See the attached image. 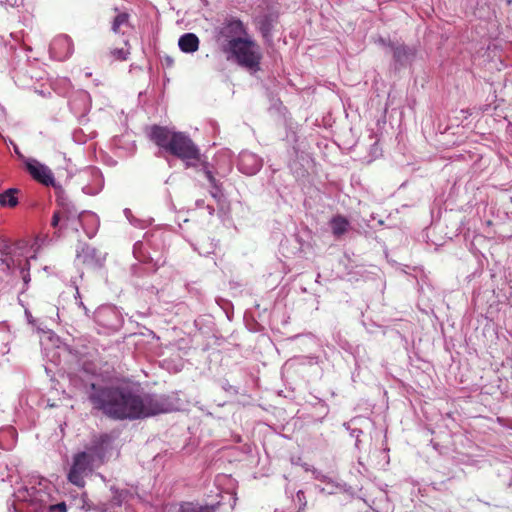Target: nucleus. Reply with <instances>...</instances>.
I'll list each match as a JSON object with an SVG mask.
<instances>
[{"label": "nucleus", "instance_id": "obj_17", "mask_svg": "<svg viewBox=\"0 0 512 512\" xmlns=\"http://www.w3.org/2000/svg\"><path fill=\"white\" fill-rule=\"evenodd\" d=\"M180 512H212L208 505H200L194 502H182Z\"/></svg>", "mask_w": 512, "mask_h": 512}, {"label": "nucleus", "instance_id": "obj_6", "mask_svg": "<svg viewBox=\"0 0 512 512\" xmlns=\"http://www.w3.org/2000/svg\"><path fill=\"white\" fill-rule=\"evenodd\" d=\"M242 35H246V27L242 21L236 18L227 19L218 31V37H222L226 40L243 38Z\"/></svg>", "mask_w": 512, "mask_h": 512}, {"label": "nucleus", "instance_id": "obj_22", "mask_svg": "<svg viewBox=\"0 0 512 512\" xmlns=\"http://www.w3.org/2000/svg\"><path fill=\"white\" fill-rule=\"evenodd\" d=\"M50 510L54 512H67V506L65 502L56 503L50 506Z\"/></svg>", "mask_w": 512, "mask_h": 512}, {"label": "nucleus", "instance_id": "obj_13", "mask_svg": "<svg viewBox=\"0 0 512 512\" xmlns=\"http://www.w3.org/2000/svg\"><path fill=\"white\" fill-rule=\"evenodd\" d=\"M129 28V15L126 12H121L114 17L111 24L113 33L124 35L126 29Z\"/></svg>", "mask_w": 512, "mask_h": 512}, {"label": "nucleus", "instance_id": "obj_18", "mask_svg": "<svg viewBox=\"0 0 512 512\" xmlns=\"http://www.w3.org/2000/svg\"><path fill=\"white\" fill-rule=\"evenodd\" d=\"M123 47L121 48H113L111 49L110 51V54L111 56L113 57L114 60H117V61H124L127 59V56L129 54V50L127 48L128 46V41L126 39L123 40Z\"/></svg>", "mask_w": 512, "mask_h": 512}, {"label": "nucleus", "instance_id": "obj_9", "mask_svg": "<svg viewBox=\"0 0 512 512\" xmlns=\"http://www.w3.org/2000/svg\"><path fill=\"white\" fill-rule=\"evenodd\" d=\"M329 226L331 228L332 235L335 238H340L348 231L350 223L342 214H336L330 219Z\"/></svg>", "mask_w": 512, "mask_h": 512}, {"label": "nucleus", "instance_id": "obj_23", "mask_svg": "<svg viewBox=\"0 0 512 512\" xmlns=\"http://www.w3.org/2000/svg\"><path fill=\"white\" fill-rule=\"evenodd\" d=\"M9 248V244L7 243V241H3V245L1 246L0 249H3V250H7Z\"/></svg>", "mask_w": 512, "mask_h": 512}, {"label": "nucleus", "instance_id": "obj_21", "mask_svg": "<svg viewBox=\"0 0 512 512\" xmlns=\"http://www.w3.org/2000/svg\"><path fill=\"white\" fill-rule=\"evenodd\" d=\"M25 265H26V268H22L21 273H22V279H23L24 284L28 285L31 281V276H30V272H29V266H30L29 261H26Z\"/></svg>", "mask_w": 512, "mask_h": 512}, {"label": "nucleus", "instance_id": "obj_15", "mask_svg": "<svg viewBox=\"0 0 512 512\" xmlns=\"http://www.w3.org/2000/svg\"><path fill=\"white\" fill-rule=\"evenodd\" d=\"M204 176L207 177L208 181L210 182L213 190L210 192L211 196L219 201V199L222 198V190L221 185L218 184V181L215 179L213 173L208 169L207 163H204Z\"/></svg>", "mask_w": 512, "mask_h": 512}, {"label": "nucleus", "instance_id": "obj_19", "mask_svg": "<svg viewBox=\"0 0 512 512\" xmlns=\"http://www.w3.org/2000/svg\"><path fill=\"white\" fill-rule=\"evenodd\" d=\"M273 28L272 20L269 16H265L259 22V30L264 38H268L271 35Z\"/></svg>", "mask_w": 512, "mask_h": 512}, {"label": "nucleus", "instance_id": "obj_7", "mask_svg": "<svg viewBox=\"0 0 512 512\" xmlns=\"http://www.w3.org/2000/svg\"><path fill=\"white\" fill-rule=\"evenodd\" d=\"M26 168H28L29 173H31L33 178L39 183L45 186H50L53 184V175L46 166L41 165L38 162H35L28 163V165H26Z\"/></svg>", "mask_w": 512, "mask_h": 512}, {"label": "nucleus", "instance_id": "obj_1", "mask_svg": "<svg viewBox=\"0 0 512 512\" xmlns=\"http://www.w3.org/2000/svg\"><path fill=\"white\" fill-rule=\"evenodd\" d=\"M88 399L93 409L109 419H141L166 412L165 404L152 395L141 396L131 388L90 385Z\"/></svg>", "mask_w": 512, "mask_h": 512}, {"label": "nucleus", "instance_id": "obj_4", "mask_svg": "<svg viewBox=\"0 0 512 512\" xmlns=\"http://www.w3.org/2000/svg\"><path fill=\"white\" fill-rule=\"evenodd\" d=\"M228 50L240 66L255 72L260 69L262 54L254 40L250 38L231 39L228 43Z\"/></svg>", "mask_w": 512, "mask_h": 512}, {"label": "nucleus", "instance_id": "obj_16", "mask_svg": "<svg viewBox=\"0 0 512 512\" xmlns=\"http://www.w3.org/2000/svg\"><path fill=\"white\" fill-rule=\"evenodd\" d=\"M204 176L207 177L208 181L210 182L213 190L210 192L211 196L219 201V199L222 198V190L221 185L218 184V181L215 179L213 173L208 169L207 163H204Z\"/></svg>", "mask_w": 512, "mask_h": 512}, {"label": "nucleus", "instance_id": "obj_2", "mask_svg": "<svg viewBox=\"0 0 512 512\" xmlns=\"http://www.w3.org/2000/svg\"><path fill=\"white\" fill-rule=\"evenodd\" d=\"M150 139L158 147L165 149L170 155L185 162L186 168L195 166L192 160L200 159V152L193 140L184 132H172L167 127L153 125Z\"/></svg>", "mask_w": 512, "mask_h": 512}, {"label": "nucleus", "instance_id": "obj_10", "mask_svg": "<svg viewBox=\"0 0 512 512\" xmlns=\"http://www.w3.org/2000/svg\"><path fill=\"white\" fill-rule=\"evenodd\" d=\"M179 48L185 53H193L199 48V38L193 33H187L180 37Z\"/></svg>", "mask_w": 512, "mask_h": 512}, {"label": "nucleus", "instance_id": "obj_5", "mask_svg": "<svg viewBox=\"0 0 512 512\" xmlns=\"http://www.w3.org/2000/svg\"><path fill=\"white\" fill-rule=\"evenodd\" d=\"M74 50V44L70 37L66 34H60L54 37L50 44L51 55L59 61L67 59Z\"/></svg>", "mask_w": 512, "mask_h": 512}, {"label": "nucleus", "instance_id": "obj_8", "mask_svg": "<svg viewBox=\"0 0 512 512\" xmlns=\"http://www.w3.org/2000/svg\"><path fill=\"white\" fill-rule=\"evenodd\" d=\"M56 203H58L59 206V209H57L56 211H58V213H60L63 217L62 227H66L70 221H73L76 218L80 217L81 214L78 212L76 206L71 202H68L64 199H60L56 200Z\"/></svg>", "mask_w": 512, "mask_h": 512}, {"label": "nucleus", "instance_id": "obj_20", "mask_svg": "<svg viewBox=\"0 0 512 512\" xmlns=\"http://www.w3.org/2000/svg\"><path fill=\"white\" fill-rule=\"evenodd\" d=\"M51 227L54 228H63V217L60 212L54 211L51 218Z\"/></svg>", "mask_w": 512, "mask_h": 512}, {"label": "nucleus", "instance_id": "obj_14", "mask_svg": "<svg viewBox=\"0 0 512 512\" xmlns=\"http://www.w3.org/2000/svg\"><path fill=\"white\" fill-rule=\"evenodd\" d=\"M414 50L406 47L404 45L397 46L393 48V59L394 61L405 64L411 60V58L414 57Z\"/></svg>", "mask_w": 512, "mask_h": 512}, {"label": "nucleus", "instance_id": "obj_11", "mask_svg": "<svg viewBox=\"0 0 512 512\" xmlns=\"http://www.w3.org/2000/svg\"><path fill=\"white\" fill-rule=\"evenodd\" d=\"M259 168L257 159L250 153H244L240 156L239 169L244 173L253 174Z\"/></svg>", "mask_w": 512, "mask_h": 512}, {"label": "nucleus", "instance_id": "obj_12", "mask_svg": "<svg viewBox=\"0 0 512 512\" xmlns=\"http://www.w3.org/2000/svg\"><path fill=\"white\" fill-rule=\"evenodd\" d=\"M18 194V188H8L0 194V205L2 207L15 208L19 203Z\"/></svg>", "mask_w": 512, "mask_h": 512}, {"label": "nucleus", "instance_id": "obj_3", "mask_svg": "<svg viewBox=\"0 0 512 512\" xmlns=\"http://www.w3.org/2000/svg\"><path fill=\"white\" fill-rule=\"evenodd\" d=\"M112 441L113 436L108 433L95 437L91 446L88 447V451L80 452L74 457L73 465L67 475L68 481L75 486L84 487V476L92 472L95 457L99 461H103L105 451L110 447Z\"/></svg>", "mask_w": 512, "mask_h": 512}]
</instances>
